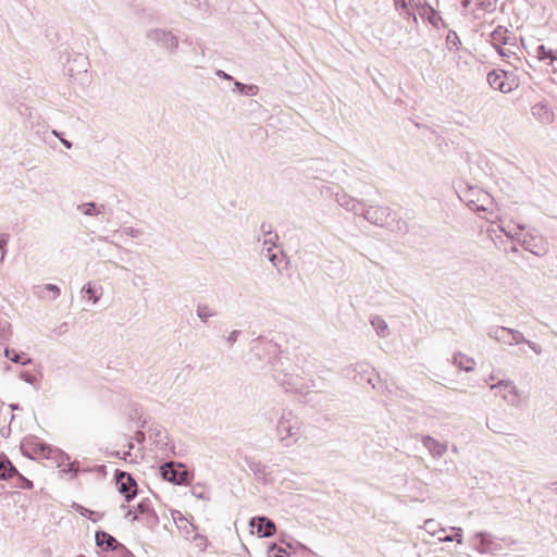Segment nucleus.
<instances>
[{
    "instance_id": "45",
    "label": "nucleus",
    "mask_w": 557,
    "mask_h": 557,
    "mask_svg": "<svg viewBox=\"0 0 557 557\" xmlns=\"http://www.w3.org/2000/svg\"><path fill=\"white\" fill-rule=\"evenodd\" d=\"M497 52L499 55L502 57H506V58H509L511 54H515L510 49H507V48H503V47H498L496 48Z\"/></svg>"
},
{
    "instance_id": "47",
    "label": "nucleus",
    "mask_w": 557,
    "mask_h": 557,
    "mask_svg": "<svg viewBox=\"0 0 557 557\" xmlns=\"http://www.w3.org/2000/svg\"><path fill=\"white\" fill-rule=\"evenodd\" d=\"M527 345L536 354V355H540L542 352V349L541 347L534 343V342H531V341H528L527 342Z\"/></svg>"
},
{
    "instance_id": "24",
    "label": "nucleus",
    "mask_w": 557,
    "mask_h": 557,
    "mask_svg": "<svg viewBox=\"0 0 557 557\" xmlns=\"http://www.w3.org/2000/svg\"><path fill=\"white\" fill-rule=\"evenodd\" d=\"M453 363L466 372L473 371L474 360L470 357L462 355L461 352L454 355Z\"/></svg>"
},
{
    "instance_id": "53",
    "label": "nucleus",
    "mask_w": 557,
    "mask_h": 557,
    "mask_svg": "<svg viewBox=\"0 0 557 557\" xmlns=\"http://www.w3.org/2000/svg\"><path fill=\"white\" fill-rule=\"evenodd\" d=\"M60 140H61L62 145H63L65 148H67V149H71V148H72V146H73V145H72V143H71L70 140L64 139V138H60Z\"/></svg>"
},
{
    "instance_id": "37",
    "label": "nucleus",
    "mask_w": 557,
    "mask_h": 557,
    "mask_svg": "<svg viewBox=\"0 0 557 557\" xmlns=\"http://www.w3.org/2000/svg\"><path fill=\"white\" fill-rule=\"evenodd\" d=\"M150 510V504L147 499L140 502L137 506L135 511L137 513L144 515Z\"/></svg>"
},
{
    "instance_id": "31",
    "label": "nucleus",
    "mask_w": 557,
    "mask_h": 557,
    "mask_svg": "<svg viewBox=\"0 0 557 557\" xmlns=\"http://www.w3.org/2000/svg\"><path fill=\"white\" fill-rule=\"evenodd\" d=\"M409 4H410V0H395V5H396V8H397V9H403V10H405V11L407 12L408 16H409V17H412V20H413L414 22H417V15H416V13H414V12H413V13H411V12L409 11Z\"/></svg>"
},
{
    "instance_id": "64",
    "label": "nucleus",
    "mask_w": 557,
    "mask_h": 557,
    "mask_svg": "<svg viewBox=\"0 0 557 557\" xmlns=\"http://www.w3.org/2000/svg\"><path fill=\"white\" fill-rule=\"evenodd\" d=\"M53 134H54L57 137L61 138L60 133H58L57 131H53Z\"/></svg>"
},
{
    "instance_id": "12",
    "label": "nucleus",
    "mask_w": 557,
    "mask_h": 557,
    "mask_svg": "<svg viewBox=\"0 0 557 557\" xmlns=\"http://www.w3.org/2000/svg\"><path fill=\"white\" fill-rule=\"evenodd\" d=\"M250 527L257 529V533L261 537H271L275 534V523L264 516L253 517L250 520Z\"/></svg>"
},
{
    "instance_id": "46",
    "label": "nucleus",
    "mask_w": 557,
    "mask_h": 557,
    "mask_svg": "<svg viewBox=\"0 0 557 557\" xmlns=\"http://www.w3.org/2000/svg\"><path fill=\"white\" fill-rule=\"evenodd\" d=\"M475 536L481 539V544L483 546H485L486 544L490 543V541H488L490 535L487 533L479 532L475 534Z\"/></svg>"
},
{
    "instance_id": "36",
    "label": "nucleus",
    "mask_w": 557,
    "mask_h": 557,
    "mask_svg": "<svg viewBox=\"0 0 557 557\" xmlns=\"http://www.w3.org/2000/svg\"><path fill=\"white\" fill-rule=\"evenodd\" d=\"M123 232L125 235L131 236L133 238H137L143 234L141 230L132 226L124 227Z\"/></svg>"
},
{
    "instance_id": "63",
    "label": "nucleus",
    "mask_w": 557,
    "mask_h": 557,
    "mask_svg": "<svg viewBox=\"0 0 557 557\" xmlns=\"http://www.w3.org/2000/svg\"><path fill=\"white\" fill-rule=\"evenodd\" d=\"M11 408H12L13 410H16V409H18V405H16V404L11 405Z\"/></svg>"
},
{
    "instance_id": "33",
    "label": "nucleus",
    "mask_w": 557,
    "mask_h": 557,
    "mask_svg": "<svg viewBox=\"0 0 557 557\" xmlns=\"http://www.w3.org/2000/svg\"><path fill=\"white\" fill-rule=\"evenodd\" d=\"M510 334H511V345H517L520 343L527 344L528 339L523 336V334L521 332L510 329Z\"/></svg>"
},
{
    "instance_id": "62",
    "label": "nucleus",
    "mask_w": 557,
    "mask_h": 557,
    "mask_svg": "<svg viewBox=\"0 0 557 557\" xmlns=\"http://www.w3.org/2000/svg\"><path fill=\"white\" fill-rule=\"evenodd\" d=\"M451 451L455 453V454H458V448L456 445H453L451 447Z\"/></svg>"
},
{
    "instance_id": "19",
    "label": "nucleus",
    "mask_w": 557,
    "mask_h": 557,
    "mask_svg": "<svg viewBox=\"0 0 557 557\" xmlns=\"http://www.w3.org/2000/svg\"><path fill=\"white\" fill-rule=\"evenodd\" d=\"M512 39L513 37L509 35L508 29L503 26H497L491 34V40L495 48L502 45H512Z\"/></svg>"
},
{
    "instance_id": "59",
    "label": "nucleus",
    "mask_w": 557,
    "mask_h": 557,
    "mask_svg": "<svg viewBox=\"0 0 557 557\" xmlns=\"http://www.w3.org/2000/svg\"><path fill=\"white\" fill-rule=\"evenodd\" d=\"M24 487H25V488H32V487H33V482H32V481H29V480H25Z\"/></svg>"
},
{
    "instance_id": "4",
    "label": "nucleus",
    "mask_w": 557,
    "mask_h": 557,
    "mask_svg": "<svg viewBox=\"0 0 557 557\" xmlns=\"http://www.w3.org/2000/svg\"><path fill=\"white\" fill-rule=\"evenodd\" d=\"M160 474L163 480L175 485H185L190 481L189 472L183 463L165 462L160 467Z\"/></svg>"
},
{
    "instance_id": "26",
    "label": "nucleus",
    "mask_w": 557,
    "mask_h": 557,
    "mask_svg": "<svg viewBox=\"0 0 557 557\" xmlns=\"http://www.w3.org/2000/svg\"><path fill=\"white\" fill-rule=\"evenodd\" d=\"M235 90L242 95L246 96H255L258 92V87L256 85H246L240 82H235Z\"/></svg>"
},
{
    "instance_id": "41",
    "label": "nucleus",
    "mask_w": 557,
    "mask_h": 557,
    "mask_svg": "<svg viewBox=\"0 0 557 557\" xmlns=\"http://www.w3.org/2000/svg\"><path fill=\"white\" fill-rule=\"evenodd\" d=\"M44 289L51 293L53 299H55L60 295V288L54 284H46Z\"/></svg>"
},
{
    "instance_id": "60",
    "label": "nucleus",
    "mask_w": 557,
    "mask_h": 557,
    "mask_svg": "<svg viewBox=\"0 0 557 557\" xmlns=\"http://www.w3.org/2000/svg\"><path fill=\"white\" fill-rule=\"evenodd\" d=\"M433 523H434V521L429 519V520L425 521V527L426 528H433Z\"/></svg>"
},
{
    "instance_id": "28",
    "label": "nucleus",
    "mask_w": 557,
    "mask_h": 557,
    "mask_svg": "<svg viewBox=\"0 0 557 557\" xmlns=\"http://www.w3.org/2000/svg\"><path fill=\"white\" fill-rule=\"evenodd\" d=\"M196 313L203 322H207L209 318L215 315V312L208 305L201 304L197 306Z\"/></svg>"
},
{
    "instance_id": "40",
    "label": "nucleus",
    "mask_w": 557,
    "mask_h": 557,
    "mask_svg": "<svg viewBox=\"0 0 557 557\" xmlns=\"http://www.w3.org/2000/svg\"><path fill=\"white\" fill-rule=\"evenodd\" d=\"M268 257L274 267H277L280 264L281 258L277 253L272 251L271 247L268 248Z\"/></svg>"
},
{
    "instance_id": "20",
    "label": "nucleus",
    "mask_w": 557,
    "mask_h": 557,
    "mask_svg": "<svg viewBox=\"0 0 557 557\" xmlns=\"http://www.w3.org/2000/svg\"><path fill=\"white\" fill-rule=\"evenodd\" d=\"M76 210L87 216H98L106 213L107 206L91 201L77 205Z\"/></svg>"
},
{
    "instance_id": "27",
    "label": "nucleus",
    "mask_w": 557,
    "mask_h": 557,
    "mask_svg": "<svg viewBox=\"0 0 557 557\" xmlns=\"http://www.w3.org/2000/svg\"><path fill=\"white\" fill-rule=\"evenodd\" d=\"M4 356L9 358L14 363H21L23 366L32 363V359L27 358L25 360L21 359V355L16 352L14 349L5 348Z\"/></svg>"
},
{
    "instance_id": "32",
    "label": "nucleus",
    "mask_w": 557,
    "mask_h": 557,
    "mask_svg": "<svg viewBox=\"0 0 557 557\" xmlns=\"http://www.w3.org/2000/svg\"><path fill=\"white\" fill-rule=\"evenodd\" d=\"M446 42L448 46L455 47V48H458V46L461 44L457 33L454 30L448 32V34L446 36Z\"/></svg>"
},
{
    "instance_id": "3",
    "label": "nucleus",
    "mask_w": 557,
    "mask_h": 557,
    "mask_svg": "<svg viewBox=\"0 0 557 557\" xmlns=\"http://www.w3.org/2000/svg\"><path fill=\"white\" fill-rule=\"evenodd\" d=\"M458 197L474 211H486L492 205L491 195L479 186L463 184L458 187Z\"/></svg>"
},
{
    "instance_id": "1",
    "label": "nucleus",
    "mask_w": 557,
    "mask_h": 557,
    "mask_svg": "<svg viewBox=\"0 0 557 557\" xmlns=\"http://www.w3.org/2000/svg\"><path fill=\"white\" fill-rule=\"evenodd\" d=\"M21 449L25 456H28L32 459H34L35 456L52 459L59 468L65 466V461L70 460V456L66 453L59 448H53L36 437L25 440L22 443Z\"/></svg>"
},
{
    "instance_id": "11",
    "label": "nucleus",
    "mask_w": 557,
    "mask_h": 557,
    "mask_svg": "<svg viewBox=\"0 0 557 557\" xmlns=\"http://www.w3.org/2000/svg\"><path fill=\"white\" fill-rule=\"evenodd\" d=\"M149 436L152 438L153 443L159 449L164 451L174 449V445L169 437L168 431L160 425L151 428L149 430Z\"/></svg>"
},
{
    "instance_id": "54",
    "label": "nucleus",
    "mask_w": 557,
    "mask_h": 557,
    "mask_svg": "<svg viewBox=\"0 0 557 557\" xmlns=\"http://www.w3.org/2000/svg\"><path fill=\"white\" fill-rule=\"evenodd\" d=\"M191 494H193L194 496H196L197 498H200V499H203V498H205L203 494H202V493H200V491H197V492H196V490H195V488H193V490H191Z\"/></svg>"
},
{
    "instance_id": "21",
    "label": "nucleus",
    "mask_w": 557,
    "mask_h": 557,
    "mask_svg": "<svg viewBox=\"0 0 557 557\" xmlns=\"http://www.w3.org/2000/svg\"><path fill=\"white\" fill-rule=\"evenodd\" d=\"M487 335L491 338L497 341L498 343L511 345V334H510L509 327H505V326L491 327Z\"/></svg>"
},
{
    "instance_id": "25",
    "label": "nucleus",
    "mask_w": 557,
    "mask_h": 557,
    "mask_svg": "<svg viewBox=\"0 0 557 557\" xmlns=\"http://www.w3.org/2000/svg\"><path fill=\"white\" fill-rule=\"evenodd\" d=\"M14 474H17V470L11 463L8 458L0 459V480H8L12 478Z\"/></svg>"
},
{
    "instance_id": "7",
    "label": "nucleus",
    "mask_w": 557,
    "mask_h": 557,
    "mask_svg": "<svg viewBox=\"0 0 557 557\" xmlns=\"http://www.w3.org/2000/svg\"><path fill=\"white\" fill-rule=\"evenodd\" d=\"M491 389L496 391V394H499L511 406H517L520 400L518 388L512 381H499L491 385Z\"/></svg>"
},
{
    "instance_id": "48",
    "label": "nucleus",
    "mask_w": 557,
    "mask_h": 557,
    "mask_svg": "<svg viewBox=\"0 0 557 557\" xmlns=\"http://www.w3.org/2000/svg\"><path fill=\"white\" fill-rule=\"evenodd\" d=\"M260 230L261 232L264 234V236L267 235H271L272 233V227L270 224H267V223H262L261 226H260Z\"/></svg>"
},
{
    "instance_id": "34",
    "label": "nucleus",
    "mask_w": 557,
    "mask_h": 557,
    "mask_svg": "<svg viewBox=\"0 0 557 557\" xmlns=\"http://www.w3.org/2000/svg\"><path fill=\"white\" fill-rule=\"evenodd\" d=\"M8 238L9 236L7 234H0V251H1V257H0V261H3L4 257H5V253H7V244H8Z\"/></svg>"
},
{
    "instance_id": "61",
    "label": "nucleus",
    "mask_w": 557,
    "mask_h": 557,
    "mask_svg": "<svg viewBox=\"0 0 557 557\" xmlns=\"http://www.w3.org/2000/svg\"><path fill=\"white\" fill-rule=\"evenodd\" d=\"M470 2H471V0H462L461 4H462L463 8H468Z\"/></svg>"
},
{
    "instance_id": "13",
    "label": "nucleus",
    "mask_w": 557,
    "mask_h": 557,
    "mask_svg": "<svg viewBox=\"0 0 557 557\" xmlns=\"http://www.w3.org/2000/svg\"><path fill=\"white\" fill-rule=\"evenodd\" d=\"M507 72L504 70H493L487 74V83L490 86L502 92L511 91L512 87L509 83H507Z\"/></svg>"
},
{
    "instance_id": "23",
    "label": "nucleus",
    "mask_w": 557,
    "mask_h": 557,
    "mask_svg": "<svg viewBox=\"0 0 557 557\" xmlns=\"http://www.w3.org/2000/svg\"><path fill=\"white\" fill-rule=\"evenodd\" d=\"M370 324L375 330L377 336L383 337V338L388 336V334H389L388 325H387L386 321L382 317H380V315L371 317L370 318Z\"/></svg>"
},
{
    "instance_id": "14",
    "label": "nucleus",
    "mask_w": 557,
    "mask_h": 557,
    "mask_svg": "<svg viewBox=\"0 0 557 557\" xmlns=\"http://www.w3.org/2000/svg\"><path fill=\"white\" fill-rule=\"evenodd\" d=\"M96 544L98 547L104 550H126L123 544L119 543L114 536L104 531L96 532Z\"/></svg>"
},
{
    "instance_id": "55",
    "label": "nucleus",
    "mask_w": 557,
    "mask_h": 557,
    "mask_svg": "<svg viewBox=\"0 0 557 557\" xmlns=\"http://www.w3.org/2000/svg\"><path fill=\"white\" fill-rule=\"evenodd\" d=\"M191 494H193L194 496H196L197 498H200V499H203V498H205L203 494H202V493H200V491H197V492H196V490H195V488H193V490H191Z\"/></svg>"
},
{
    "instance_id": "17",
    "label": "nucleus",
    "mask_w": 557,
    "mask_h": 557,
    "mask_svg": "<svg viewBox=\"0 0 557 557\" xmlns=\"http://www.w3.org/2000/svg\"><path fill=\"white\" fill-rule=\"evenodd\" d=\"M416 14H418L423 20H428L430 24L437 27L438 23L442 22V17L438 12L429 3H419L416 4Z\"/></svg>"
},
{
    "instance_id": "10",
    "label": "nucleus",
    "mask_w": 557,
    "mask_h": 557,
    "mask_svg": "<svg viewBox=\"0 0 557 557\" xmlns=\"http://www.w3.org/2000/svg\"><path fill=\"white\" fill-rule=\"evenodd\" d=\"M172 516H173V520L176 523L177 528L180 530H182V532L184 533V536L187 540H189V539H191L193 541H198V540L205 541L206 540L205 536H202L198 533L194 534L196 527L193 523H190L188 521V519L183 516L182 512L174 511Z\"/></svg>"
},
{
    "instance_id": "58",
    "label": "nucleus",
    "mask_w": 557,
    "mask_h": 557,
    "mask_svg": "<svg viewBox=\"0 0 557 557\" xmlns=\"http://www.w3.org/2000/svg\"><path fill=\"white\" fill-rule=\"evenodd\" d=\"M277 548H280L276 544H271L269 545L268 547V552H273V550H277Z\"/></svg>"
},
{
    "instance_id": "16",
    "label": "nucleus",
    "mask_w": 557,
    "mask_h": 557,
    "mask_svg": "<svg viewBox=\"0 0 557 557\" xmlns=\"http://www.w3.org/2000/svg\"><path fill=\"white\" fill-rule=\"evenodd\" d=\"M423 446L429 450L433 458H441L447 451V444L440 443L437 440L430 435L421 436Z\"/></svg>"
},
{
    "instance_id": "8",
    "label": "nucleus",
    "mask_w": 557,
    "mask_h": 557,
    "mask_svg": "<svg viewBox=\"0 0 557 557\" xmlns=\"http://www.w3.org/2000/svg\"><path fill=\"white\" fill-rule=\"evenodd\" d=\"M363 218L372 224L384 225L391 215V209L385 206H371L367 209L362 208Z\"/></svg>"
},
{
    "instance_id": "50",
    "label": "nucleus",
    "mask_w": 557,
    "mask_h": 557,
    "mask_svg": "<svg viewBox=\"0 0 557 557\" xmlns=\"http://www.w3.org/2000/svg\"><path fill=\"white\" fill-rule=\"evenodd\" d=\"M480 7L483 10L493 11L495 9V3L491 2V1H488L487 3L481 2Z\"/></svg>"
},
{
    "instance_id": "22",
    "label": "nucleus",
    "mask_w": 557,
    "mask_h": 557,
    "mask_svg": "<svg viewBox=\"0 0 557 557\" xmlns=\"http://www.w3.org/2000/svg\"><path fill=\"white\" fill-rule=\"evenodd\" d=\"M535 55L539 61L546 62L547 65L553 64L557 60V55L553 49L546 48L544 45H537L535 48Z\"/></svg>"
},
{
    "instance_id": "49",
    "label": "nucleus",
    "mask_w": 557,
    "mask_h": 557,
    "mask_svg": "<svg viewBox=\"0 0 557 557\" xmlns=\"http://www.w3.org/2000/svg\"><path fill=\"white\" fill-rule=\"evenodd\" d=\"M215 74H216V76H218V77H220V78H222V79H226V81H232V79H233V77H232L230 74L225 73V72H224V71H222V70H218V71L215 72Z\"/></svg>"
},
{
    "instance_id": "39",
    "label": "nucleus",
    "mask_w": 557,
    "mask_h": 557,
    "mask_svg": "<svg viewBox=\"0 0 557 557\" xmlns=\"http://www.w3.org/2000/svg\"><path fill=\"white\" fill-rule=\"evenodd\" d=\"M250 470L255 474H265V466L261 465L260 462H253L250 465Z\"/></svg>"
},
{
    "instance_id": "43",
    "label": "nucleus",
    "mask_w": 557,
    "mask_h": 557,
    "mask_svg": "<svg viewBox=\"0 0 557 557\" xmlns=\"http://www.w3.org/2000/svg\"><path fill=\"white\" fill-rule=\"evenodd\" d=\"M21 379L24 382H26L28 384H32V385L35 384V382H36V376L30 374V373H28V372H22L21 373Z\"/></svg>"
},
{
    "instance_id": "30",
    "label": "nucleus",
    "mask_w": 557,
    "mask_h": 557,
    "mask_svg": "<svg viewBox=\"0 0 557 557\" xmlns=\"http://www.w3.org/2000/svg\"><path fill=\"white\" fill-rule=\"evenodd\" d=\"M82 293L85 296H87L89 299H91L94 304H96L99 300V296L97 295V290H96V288L90 283L86 284L82 288Z\"/></svg>"
},
{
    "instance_id": "18",
    "label": "nucleus",
    "mask_w": 557,
    "mask_h": 557,
    "mask_svg": "<svg viewBox=\"0 0 557 557\" xmlns=\"http://www.w3.org/2000/svg\"><path fill=\"white\" fill-rule=\"evenodd\" d=\"M335 199L341 207L345 208L348 211L357 213L360 210H362L363 203L352 198L351 196L347 195L346 193H337L335 195Z\"/></svg>"
},
{
    "instance_id": "44",
    "label": "nucleus",
    "mask_w": 557,
    "mask_h": 557,
    "mask_svg": "<svg viewBox=\"0 0 557 557\" xmlns=\"http://www.w3.org/2000/svg\"><path fill=\"white\" fill-rule=\"evenodd\" d=\"M451 530L455 531V534L453 535L454 540L458 544H461L462 543V529L461 528H457V527H453Z\"/></svg>"
},
{
    "instance_id": "42",
    "label": "nucleus",
    "mask_w": 557,
    "mask_h": 557,
    "mask_svg": "<svg viewBox=\"0 0 557 557\" xmlns=\"http://www.w3.org/2000/svg\"><path fill=\"white\" fill-rule=\"evenodd\" d=\"M240 334V331L234 330L230 333V335L226 337V342L230 346H232L238 338Z\"/></svg>"
},
{
    "instance_id": "57",
    "label": "nucleus",
    "mask_w": 557,
    "mask_h": 557,
    "mask_svg": "<svg viewBox=\"0 0 557 557\" xmlns=\"http://www.w3.org/2000/svg\"><path fill=\"white\" fill-rule=\"evenodd\" d=\"M132 517V520H136L137 519V512L134 515V512L132 510H128L127 513H126V518L128 517Z\"/></svg>"
},
{
    "instance_id": "56",
    "label": "nucleus",
    "mask_w": 557,
    "mask_h": 557,
    "mask_svg": "<svg viewBox=\"0 0 557 557\" xmlns=\"http://www.w3.org/2000/svg\"><path fill=\"white\" fill-rule=\"evenodd\" d=\"M440 541L441 542H453L455 540H454L453 535H446L444 537H441Z\"/></svg>"
},
{
    "instance_id": "15",
    "label": "nucleus",
    "mask_w": 557,
    "mask_h": 557,
    "mask_svg": "<svg viewBox=\"0 0 557 557\" xmlns=\"http://www.w3.org/2000/svg\"><path fill=\"white\" fill-rule=\"evenodd\" d=\"M532 115L543 124H550L555 120L553 109L546 102H537L532 108Z\"/></svg>"
},
{
    "instance_id": "29",
    "label": "nucleus",
    "mask_w": 557,
    "mask_h": 557,
    "mask_svg": "<svg viewBox=\"0 0 557 557\" xmlns=\"http://www.w3.org/2000/svg\"><path fill=\"white\" fill-rule=\"evenodd\" d=\"M388 227L393 231V232H398V233H401V234H406L408 233L409 231V225L407 223V221L403 220V219H397V220H394L389 225Z\"/></svg>"
},
{
    "instance_id": "6",
    "label": "nucleus",
    "mask_w": 557,
    "mask_h": 557,
    "mask_svg": "<svg viewBox=\"0 0 557 557\" xmlns=\"http://www.w3.org/2000/svg\"><path fill=\"white\" fill-rule=\"evenodd\" d=\"M117 491L124 495L126 502H131L136 496L137 484L132 474L125 471L116 470L114 474Z\"/></svg>"
},
{
    "instance_id": "51",
    "label": "nucleus",
    "mask_w": 557,
    "mask_h": 557,
    "mask_svg": "<svg viewBox=\"0 0 557 557\" xmlns=\"http://www.w3.org/2000/svg\"><path fill=\"white\" fill-rule=\"evenodd\" d=\"M287 556H288V554H287L286 549L283 547L277 548L276 554L274 555V557H287Z\"/></svg>"
},
{
    "instance_id": "5",
    "label": "nucleus",
    "mask_w": 557,
    "mask_h": 557,
    "mask_svg": "<svg viewBox=\"0 0 557 557\" xmlns=\"http://www.w3.org/2000/svg\"><path fill=\"white\" fill-rule=\"evenodd\" d=\"M147 38L168 49L170 52H175L178 48L177 38L169 30L161 28H153L147 32Z\"/></svg>"
},
{
    "instance_id": "38",
    "label": "nucleus",
    "mask_w": 557,
    "mask_h": 557,
    "mask_svg": "<svg viewBox=\"0 0 557 557\" xmlns=\"http://www.w3.org/2000/svg\"><path fill=\"white\" fill-rule=\"evenodd\" d=\"M278 240V235L276 233H271V235H267L263 245H271V248L276 245V242Z\"/></svg>"
},
{
    "instance_id": "9",
    "label": "nucleus",
    "mask_w": 557,
    "mask_h": 557,
    "mask_svg": "<svg viewBox=\"0 0 557 557\" xmlns=\"http://www.w3.org/2000/svg\"><path fill=\"white\" fill-rule=\"evenodd\" d=\"M520 243L523 249L535 256H544L548 251L547 243L542 236L525 235L523 239L520 240Z\"/></svg>"
},
{
    "instance_id": "2",
    "label": "nucleus",
    "mask_w": 557,
    "mask_h": 557,
    "mask_svg": "<svg viewBox=\"0 0 557 557\" xmlns=\"http://www.w3.org/2000/svg\"><path fill=\"white\" fill-rule=\"evenodd\" d=\"M301 424L300 419L290 410H283L276 424L278 441L285 443V446L296 443L300 436Z\"/></svg>"
},
{
    "instance_id": "52",
    "label": "nucleus",
    "mask_w": 557,
    "mask_h": 557,
    "mask_svg": "<svg viewBox=\"0 0 557 557\" xmlns=\"http://www.w3.org/2000/svg\"><path fill=\"white\" fill-rule=\"evenodd\" d=\"M85 512H81L83 516L88 517L91 520H96L95 518H91V515H97V512L88 509H84Z\"/></svg>"
},
{
    "instance_id": "35",
    "label": "nucleus",
    "mask_w": 557,
    "mask_h": 557,
    "mask_svg": "<svg viewBox=\"0 0 557 557\" xmlns=\"http://www.w3.org/2000/svg\"><path fill=\"white\" fill-rule=\"evenodd\" d=\"M78 470H79L78 462L74 461V462H69L65 466V468L62 469V472L73 473V475L75 476L77 474Z\"/></svg>"
}]
</instances>
